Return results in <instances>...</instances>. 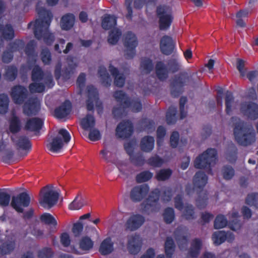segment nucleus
<instances>
[{
    "instance_id": "obj_1",
    "label": "nucleus",
    "mask_w": 258,
    "mask_h": 258,
    "mask_svg": "<svg viewBox=\"0 0 258 258\" xmlns=\"http://www.w3.org/2000/svg\"><path fill=\"white\" fill-rule=\"evenodd\" d=\"M36 9L39 18L36 19L34 22H30L28 24V28H31L33 25L35 37L38 40L43 39L45 43L51 45L54 40V35L49 30L53 15L50 11L43 7H39L38 5Z\"/></svg>"
},
{
    "instance_id": "obj_2",
    "label": "nucleus",
    "mask_w": 258,
    "mask_h": 258,
    "mask_svg": "<svg viewBox=\"0 0 258 258\" xmlns=\"http://www.w3.org/2000/svg\"><path fill=\"white\" fill-rule=\"evenodd\" d=\"M208 177L205 172L201 171L197 172L193 177L192 187L191 184H187L185 190L186 194L191 196L195 190L197 191L198 198L196 204L198 208L202 209L206 207L208 203V195L204 191V188L208 182Z\"/></svg>"
},
{
    "instance_id": "obj_3",
    "label": "nucleus",
    "mask_w": 258,
    "mask_h": 258,
    "mask_svg": "<svg viewBox=\"0 0 258 258\" xmlns=\"http://www.w3.org/2000/svg\"><path fill=\"white\" fill-rule=\"evenodd\" d=\"M233 134L237 143L243 146L250 145L255 141V134L253 129L240 119L234 124Z\"/></svg>"
},
{
    "instance_id": "obj_4",
    "label": "nucleus",
    "mask_w": 258,
    "mask_h": 258,
    "mask_svg": "<svg viewBox=\"0 0 258 258\" xmlns=\"http://www.w3.org/2000/svg\"><path fill=\"white\" fill-rule=\"evenodd\" d=\"M217 151L214 148H208L199 155L194 161V166L197 169H204L209 174H212V166L217 161Z\"/></svg>"
},
{
    "instance_id": "obj_5",
    "label": "nucleus",
    "mask_w": 258,
    "mask_h": 258,
    "mask_svg": "<svg viewBox=\"0 0 258 258\" xmlns=\"http://www.w3.org/2000/svg\"><path fill=\"white\" fill-rule=\"evenodd\" d=\"M161 193L160 190L156 188L151 191L147 198L142 204L143 210L148 215L157 213L161 209L159 203Z\"/></svg>"
},
{
    "instance_id": "obj_6",
    "label": "nucleus",
    "mask_w": 258,
    "mask_h": 258,
    "mask_svg": "<svg viewBox=\"0 0 258 258\" xmlns=\"http://www.w3.org/2000/svg\"><path fill=\"white\" fill-rule=\"evenodd\" d=\"M59 194L52 186L47 185L42 187L39 194V203L44 208L50 209L56 204Z\"/></svg>"
},
{
    "instance_id": "obj_7",
    "label": "nucleus",
    "mask_w": 258,
    "mask_h": 258,
    "mask_svg": "<svg viewBox=\"0 0 258 258\" xmlns=\"http://www.w3.org/2000/svg\"><path fill=\"white\" fill-rule=\"evenodd\" d=\"M113 96L124 109L131 108L132 111L134 112H139L142 109V104L139 99L132 100L126 93L122 90L115 91Z\"/></svg>"
},
{
    "instance_id": "obj_8",
    "label": "nucleus",
    "mask_w": 258,
    "mask_h": 258,
    "mask_svg": "<svg viewBox=\"0 0 258 258\" xmlns=\"http://www.w3.org/2000/svg\"><path fill=\"white\" fill-rule=\"evenodd\" d=\"M168 68L162 61H158L155 65V73L157 77L160 81L165 80L168 77L169 73H176L179 70V64L175 59H171L168 61Z\"/></svg>"
},
{
    "instance_id": "obj_9",
    "label": "nucleus",
    "mask_w": 258,
    "mask_h": 258,
    "mask_svg": "<svg viewBox=\"0 0 258 258\" xmlns=\"http://www.w3.org/2000/svg\"><path fill=\"white\" fill-rule=\"evenodd\" d=\"M156 15L159 18L160 30H166L169 29L173 20L171 9L166 5H160L157 7Z\"/></svg>"
},
{
    "instance_id": "obj_10",
    "label": "nucleus",
    "mask_w": 258,
    "mask_h": 258,
    "mask_svg": "<svg viewBox=\"0 0 258 258\" xmlns=\"http://www.w3.org/2000/svg\"><path fill=\"white\" fill-rule=\"evenodd\" d=\"M58 135L62 137L63 140L60 136H57L52 138L51 141L46 145L48 150L53 153L59 152L63 146V142L68 144L71 140V135L66 129H60Z\"/></svg>"
},
{
    "instance_id": "obj_11",
    "label": "nucleus",
    "mask_w": 258,
    "mask_h": 258,
    "mask_svg": "<svg viewBox=\"0 0 258 258\" xmlns=\"http://www.w3.org/2000/svg\"><path fill=\"white\" fill-rule=\"evenodd\" d=\"M123 42L125 48L124 56L126 59H132L136 55V48L138 41L136 35L128 31L124 34Z\"/></svg>"
},
{
    "instance_id": "obj_12",
    "label": "nucleus",
    "mask_w": 258,
    "mask_h": 258,
    "mask_svg": "<svg viewBox=\"0 0 258 258\" xmlns=\"http://www.w3.org/2000/svg\"><path fill=\"white\" fill-rule=\"evenodd\" d=\"M31 199L26 192L20 193L17 196H13L11 201V206L18 213H23V207H27L30 204Z\"/></svg>"
},
{
    "instance_id": "obj_13",
    "label": "nucleus",
    "mask_w": 258,
    "mask_h": 258,
    "mask_svg": "<svg viewBox=\"0 0 258 258\" xmlns=\"http://www.w3.org/2000/svg\"><path fill=\"white\" fill-rule=\"evenodd\" d=\"M189 77L187 74L175 76L171 83V94L174 97H178L181 93L183 87L188 81Z\"/></svg>"
},
{
    "instance_id": "obj_14",
    "label": "nucleus",
    "mask_w": 258,
    "mask_h": 258,
    "mask_svg": "<svg viewBox=\"0 0 258 258\" xmlns=\"http://www.w3.org/2000/svg\"><path fill=\"white\" fill-rule=\"evenodd\" d=\"M134 126L132 122L127 120L120 122L116 128V136L119 138H130L133 133Z\"/></svg>"
},
{
    "instance_id": "obj_15",
    "label": "nucleus",
    "mask_w": 258,
    "mask_h": 258,
    "mask_svg": "<svg viewBox=\"0 0 258 258\" xmlns=\"http://www.w3.org/2000/svg\"><path fill=\"white\" fill-rule=\"evenodd\" d=\"M149 191V187L147 184H142L134 186L130 192V198L134 202L142 201Z\"/></svg>"
},
{
    "instance_id": "obj_16",
    "label": "nucleus",
    "mask_w": 258,
    "mask_h": 258,
    "mask_svg": "<svg viewBox=\"0 0 258 258\" xmlns=\"http://www.w3.org/2000/svg\"><path fill=\"white\" fill-rule=\"evenodd\" d=\"M27 89L21 85H16L12 88L11 96L15 103L22 104L27 96Z\"/></svg>"
},
{
    "instance_id": "obj_17",
    "label": "nucleus",
    "mask_w": 258,
    "mask_h": 258,
    "mask_svg": "<svg viewBox=\"0 0 258 258\" xmlns=\"http://www.w3.org/2000/svg\"><path fill=\"white\" fill-rule=\"evenodd\" d=\"M240 110L245 115L251 120L258 118V104L256 103H243L241 105Z\"/></svg>"
},
{
    "instance_id": "obj_18",
    "label": "nucleus",
    "mask_w": 258,
    "mask_h": 258,
    "mask_svg": "<svg viewBox=\"0 0 258 258\" xmlns=\"http://www.w3.org/2000/svg\"><path fill=\"white\" fill-rule=\"evenodd\" d=\"M144 217L140 214H134L130 217L125 223L126 230L134 231L139 229L145 222Z\"/></svg>"
},
{
    "instance_id": "obj_19",
    "label": "nucleus",
    "mask_w": 258,
    "mask_h": 258,
    "mask_svg": "<svg viewBox=\"0 0 258 258\" xmlns=\"http://www.w3.org/2000/svg\"><path fill=\"white\" fill-rule=\"evenodd\" d=\"M72 110V104L69 100H66L54 110V116L57 119H61L69 115Z\"/></svg>"
},
{
    "instance_id": "obj_20",
    "label": "nucleus",
    "mask_w": 258,
    "mask_h": 258,
    "mask_svg": "<svg viewBox=\"0 0 258 258\" xmlns=\"http://www.w3.org/2000/svg\"><path fill=\"white\" fill-rule=\"evenodd\" d=\"M40 109V103L37 98L28 100L23 106V113L27 116L35 115Z\"/></svg>"
},
{
    "instance_id": "obj_21",
    "label": "nucleus",
    "mask_w": 258,
    "mask_h": 258,
    "mask_svg": "<svg viewBox=\"0 0 258 258\" xmlns=\"http://www.w3.org/2000/svg\"><path fill=\"white\" fill-rule=\"evenodd\" d=\"M11 139L18 150L21 149L24 151L31 150L32 145L30 141L26 136L13 135L11 136Z\"/></svg>"
},
{
    "instance_id": "obj_22",
    "label": "nucleus",
    "mask_w": 258,
    "mask_h": 258,
    "mask_svg": "<svg viewBox=\"0 0 258 258\" xmlns=\"http://www.w3.org/2000/svg\"><path fill=\"white\" fill-rule=\"evenodd\" d=\"M175 43L172 38L168 35L163 36L160 40V49L161 52L166 55L171 54L174 49Z\"/></svg>"
},
{
    "instance_id": "obj_23",
    "label": "nucleus",
    "mask_w": 258,
    "mask_h": 258,
    "mask_svg": "<svg viewBox=\"0 0 258 258\" xmlns=\"http://www.w3.org/2000/svg\"><path fill=\"white\" fill-rule=\"evenodd\" d=\"M141 247V241L139 236L133 235L129 237L127 248L130 253L136 254L140 251Z\"/></svg>"
},
{
    "instance_id": "obj_24",
    "label": "nucleus",
    "mask_w": 258,
    "mask_h": 258,
    "mask_svg": "<svg viewBox=\"0 0 258 258\" xmlns=\"http://www.w3.org/2000/svg\"><path fill=\"white\" fill-rule=\"evenodd\" d=\"M44 121L38 117H33L27 120L25 124V129L32 132H38L42 127Z\"/></svg>"
},
{
    "instance_id": "obj_25",
    "label": "nucleus",
    "mask_w": 258,
    "mask_h": 258,
    "mask_svg": "<svg viewBox=\"0 0 258 258\" xmlns=\"http://www.w3.org/2000/svg\"><path fill=\"white\" fill-rule=\"evenodd\" d=\"M109 71L112 76L114 77V84L118 87H122L125 83V78L123 74H120L117 68L110 64Z\"/></svg>"
},
{
    "instance_id": "obj_26",
    "label": "nucleus",
    "mask_w": 258,
    "mask_h": 258,
    "mask_svg": "<svg viewBox=\"0 0 258 258\" xmlns=\"http://www.w3.org/2000/svg\"><path fill=\"white\" fill-rule=\"evenodd\" d=\"M202 247V240L198 238L194 239L191 242L190 247L188 251V256L191 258L198 257Z\"/></svg>"
},
{
    "instance_id": "obj_27",
    "label": "nucleus",
    "mask_w": 258,
    "mask_h": 258,
    "mask_svg": "<svg viewBox=\"0 0 258 258\" xmlns=\"http://www.w3.org/2000/svg\"><path fill=\"white\" fill-rule=\"evenodd\" d=\"M154 144V138L152 136H146L142 138L140 146L142 151L149 153L153 150Z\"/></svg>"
},
{
    "instance_id": "obj_28",
    "label": "nucleus",
    "mask_w": 258,
    "mask_h": 258,
    "mask_svg": "<svg viewBox=\"0 0 258 258\" xmlns=\"http://www.w3.org/2000/svg\"><path fill=\"white\" fill-rule=\"evenodd\" d=\"M116 24V18L113 15L105 14L102 17L101 26L104 30H111L115 28Z\"/></svg>"
},
{
    "instance_id": "obj_29",
    "label": "nucleus",
    "mask_w": 258,
    "mask_h": 258,
    "mask_svg": "<svg viewBox=\"0 0 258 258\" xmlns=\"http://www.w3.org/2000/svg\"><path fill=\"white\" fill-rule=\"evenodd\" d=\"M0 37L6 40H11L15 37L14 30L11 24H0Z\"/></svg>"
},
{
    "instance_id": "obj_30",
    "label": "nucleus",
    "mask_w": 258,
    "mask_h": 258,
    "mask_svg": "<svg viewBox=\"0 0 258 258\" xmlns=\"http://www.w3.org/2000/svg\"><path fill=\"white\" fill-rule=\"evenodd\" d=\"M75 18L73 14L68 13L63 16L61 19V29L64 30L71 29L74 26Z\"/></svg>"
},
{
    "instance_id": "obj_31",
    "label": "nucleus",
    "mask_w": 258,
    "mask_h": 258,
    "mask_svg": "<svg viewBox=\"0 0 258 258\" xmlns=\"http://www.w3.org/2000/svg\"><path fill=\"white\" fill-rule=\"evenodd\" d=\"M99 250L101 254L104 255L112 252L113 250V243L110 237H107L102 241Z\"/></svg>"
},
{
    "instance_id": "obj_32",
    "label": "nucleus",
    "mask_w": 258,
    "mask_h": 258,
    "mask_svg": "<svg viewBox=\"0 0 258 258\" xmlns=\"http://www.w3.org/2000/svg\"><path fill=\"white\" fill-rule=\"evenodd\" d=\"M98 73L100 78L102 84L105 87L110 86L111 79L106 68L104 66L99 67Z\"/></svg>"
},
{
    "instance_id": "obj_33",
    "label": "nucleus",
    "mask_w": 258,
    "mask_h": 258,
    "mask_svg": "<svg viewBox=\"0 0 258 258\" xmlns=\"http://www.w3.org/2000/svg\"><path fill=\"white\" fill-rule=\"evenodd\" d=\"M165 253L167 258H172L175 251V244L171 237H167L164 245Z\"/></svg>"
},
{
    "instance_id": "obj_34",
    "label": "nucleus",
    "mask_w": 258,
    "mask_h": 258,
    "mask_svg": "<svg viewBox=\"0 0 258 258\" xmlns=\"http://www.w3.org/2000/svg\"><path fill=\"white\" fill-rule=\"evenodd\" d=\"M81 125L85 130H89L94 128L95 125V119L93 115L88 114L82 119Z\"/></svg>"
},
{
    "instance_id": "obj_35",
    "label": "nucleus",
    "mask_w": 258,
    "mask_h": 258,
    "mask_svg": "<svg viewBox=\"0 0 258 258\" xmlns=\"http://www.w3.org/2000/svg\"><path fill=\"white\" fill-rule=\"evenodd\" d=\"M45 76L42 69L38 65L34 66L31 72V80L34 82H41Z\"/></svg>"
},
{
    "instance_id": "obj_36",
    "label": "nucleus",
    "mask_w": 258,
    "mask_h": 258,
    "mask_svg": "<svg viewBox=\"0 0 258 258\" xmlns=\"http://www.w3.org/2000/svg\"><path fill=\"white\" fill-rule=\"evenodd\" d=\"M155 122L147 118H142L140 121V125L143 131L147 133H151L155 130Z\"/></svg>"
},
{
    "instance_id": "obj_37",
    "label": "nucleus",
    "mask_w": 258,
    "mask_h": 258,
    "mask_svg": "<svg viewBox=\"0 0 258 258\" xmlns=\"http://www.w3.org/2000/svg\"><path fill=\"white\" fill-rule=\"evenodd\" d=\"M121 34V30L118 28L115 27L110 30L107 39L108 42L111 45L116 44L118 42Z\"/></svg>"
},
{
    "instance_id": "obj_38",
    "label": "nucleus",
    "mask_w": 258,
    "mask_h": 258,
    "mask_svg": "<svg viewBox=\"0 0 258 258\" xmlns=\"http://www.w3.org/2000/svg\"><path fill=\"white\" fill-rule=\"evenodd\" d=\"M16 247L15 240L6 241L0 246V253L2 255L10 254Z\"/></svg>"
},
{
    "instance_id": "obj_39",
    "label": "nucleus",
    "mask_w": 258,
    "mask_h": 258,
    "mask_svg": "<svg viewBox=\"0 0 258 258\" xmlns=\"http://www.w3.org/2000/svg\"><path fill=\"white\" fill-rule=\"evenodd\" d=\"M21 128V123L19 118L16 115H13L10 120V131L12 134H16L20 132Z\"/></svg>"
},
{
    "instance_id": "obj_40",
    "label": "nucleus",
    "mask_w": 258,
    "mask_h": 258,
    "mask_svg": "<svg viewBox=\"0 0 258 258\" xmlns=\"http://www.w3.org/2000/svg\"><path fill=\"white\" fill-rule=\"evenodd\" d=\"M85 204L84 199L81 195H78L70 204L69 209L71 210H78L81 209Z\"/></svg>"
},
{
    "instance_id": "obj_41",
    "label": "nucleus",
    "mask_w": 258,
    "mask_h": 258,
    "mask_svg": "<svg viewBox=\"0 0 258 258\" xmlns=\"http://www.w3.org/2000/svg\"><path fill=\"white\" fill-rule=\"evenodd\" d=\"M176 113L177 108L176 107L171 106L169 107L166 114V121L168 124H173L176 122Z\"/></svg>"
},
{
    "instance_id": "obj_42",
    "label": "nucleus",
    "mask_w": 258,
    "mask_h": 258,
    "mask_svg": "<svg viewBox=\"0 0 258 258\" xmlns=\"http://www.w3.org/2000/svg\"><path fill=\"white\" fill-rule=\"evenodd\" d=\"M234 97L233 93L230 91H227L225 96V111L227 114L230 115L232 111V105L234 103Z\"/></svg>"
},
{
    "instance_id": "obj_43",
    "label": "nucleus",
    "mask_w": 258,
    "mask_h": 258,
    "mask_svg": "<svg viewBox=\"0 0 258 258\" xmlns=\"http://www.w3.org/2000/svg\"><path fill=\"white\" fill-rule=\"evenodd\" d=\"M140 67L146 74H150L154 68L153 61L150 58L144 57L141 59Z\"/></svg>"
},
{
    "instance_id": "obj_44",
    "label": "nucleus",
    "mask_w": 258,
    "mask_h": 258,
    "mask_svg": "<svg viewBox=\"0 0 258 258\" xmlns=\"http://www.w3.org/2000/svg\"><path fill=\"white\" fill-rule=\"evenodd\" d=\"M18 75V69L14 66H10L8 67L6 69L5 77L6 80L9 81H13L15 80Z\"/></svg>"
},
{
    "instance_id": "obj_45",
    "label": "nucleus",
    "mask_w": 258,
    "mask_h": 258,
    "mask_svg": "<svg viewBox=\"0 0 258 258\" xmlns=\"http://www.w3.org/2000/svg\"><path fill=\"white\" fill-rule=\"evenodd\" d=\"M212 239L215 245H220L226 240V232L224 231L215 232L212 235Z\"/></svg>"
},
{
    "instance_id": "obj_46",
    "label": "nucleus",
    "mask_w": 258,
    "mask_h": 258,
    "mask_svg": "<svg viewBox=\"0 0 258 258\" xmlns=\"http://www.w3.org/2000/svg\"><path fill=\"white\" fill-rule=\"evenodd\" d=\"M183 217L187 220H191L196 219L195 208L190 204H187L184 208L182 214Z\"/></svg>"
},
{
    "instance_id": "obj_47",
    "label": "nucleus",
    "mask_w": 258,
    "mask_h": 258,
    "mask_svg": "<svg viewBox=\"0 0 258 258\" xmlns=\"http://www.w3.org/2000/svg\"><path fill=\"white\" fill-rule=\"evenodd\" d=\"M9 103L8 96L5 94H0V113L4 114L8 111Z\"/></svg>"
},
{
    "instance_id": "obj_48",
    "label": "nucleus",
    "mask_w": 258,
    "mask_h": 258,
    "mask_svg": "<svg viewBox=\"0 0 258 258\" xmlns=\"http://www.w3.org/2000/svg\"><path fill=\"white\" fill-rule=\"evenodd\" d=\"M164 221L166 224L171 223L175 218L174 210L172 208L168 207L165 209L163 214Z\"/></svg>"
},
{
    "instance_id": "obj_49",
    "label": "nucleus",
    "mask_w": 258,
    "mask_h": 258,
    "mask_svg": "<svg viewBox=\"0 0 258 258\" xmlns=\"http://www.w3.org/2000/svg\"><path fill=\"white\" fill-rule=\"evenodd\" d=\"M222 173L223 178L226 180L231 179L235 175V170L230 165H226L222 168Z\"/></svg>"
},
{
    "instance_id": "obj_50",
    "label": "nucleus",
    "mask_w": 258,
    "mask_h": 258,
    "mask_svg": "<svg viewBox=\"0 0 258 258\" xmlns=\"http://www.w3.org/2000/svg\"><path fill=\"white\" fill-rule=\"evenodd\" d=\"M153 176V174L149 170H145L138 174L136 177L138 183H143L150 180Z\"/></svg>"
},
{
    "instance_id": "obj_51",
    "label": "nucleus",
    "mask_w": 258,
    "mask_h": 258,
    "mask_svg": "<svg viewBox=\"0 0 258 258\" xmlns=\"http://www.w3.org/2000/svg\"><path fill=\"white\" fill-rule=\"evenodd\" d=\"M172 173V171L170 169H162L157 173L156 178L158 181H165L171 177Z\"/></svg>"
},
{
    "instance_id": "obj_52",
    "label": "nucleus",
    "mask_w": 258,
    "mask_h": 258,
    "mask_svg": "<svg viewBox=\"0 0 258 258\" xmlns=\"http://www.w3.org/2000/svg\"><path fill=\"white\" fill-rule=\"evenodd\" d=\"M228 221L226 217L221 214L217 215L215 219L214 226L215 229H221L227 226Z\"/></svg>"
},
{
    "instance_id": "obj_53",
    "label": "nucleus",
    "mask_w": 258,
    "mask_h": 258,
    "mask_svg": "<svg viewBox=\"0 0 258 258\" xmlns=\"http://www.w3.org/2000/svg\"><path fill=\"white\" fill-rule=\"evenodd\" d=\"M25 43L23 40L16 39L14 41L10 42L8 44V48L13 52L20 51L23 49Z\"/></svg>"
},
{
    "instance_id": "obj_54",
    "label": "nucleus",
    "mask_w": 258,
    "mask_h": 258,
    "mask_svg": "<svg viewBox=\"0 0 258 258\" xmlns=\"http://www.w3.org/2000/svg\"><path fill=\"white\" fill-rule=\"evenodd\" d=\"M93 242L88 236L83 237L79 242L80 248L83 250H89L93 246Z\"/></svg>"
},
{
    "instance_id": "obj_55",
    "label": "nucleus",
    "mask_w": 258,
    "mask_h": 258,
    "mask_svg": "<svg viewBox=\"0 0 258 258\" xmlns=\"http://www.w3.org/2000/svg\"><path fill=\"white\" fill-rule=\"evenodd\" d=\"M45 84L40 82H33L30 84L29 86V89L31 93H42L45 90Z\"/></svg>"
},
{
    "instance_id": "obj_56",
    "label": "nucleus",
    "mask_w": 258,
    "mask_h": 258,
    "mask_svg": "<svg viewBox=\"0 0 258 258\" xmlns=\"http://www.w3.org/2000/svg\"><path fill=\"white\" fill-rule=\"evenodd\" d=\"M40 220L46 225H52L55 226L57 225V222L55 219L49 213H45L40 216Z\"/></svg>"
},
{
    "instance_id": "obj_57",
    "label": "nucleus",
    "mask_w": 258,
    "mask_h": 258,
    "mask_svg": "<svg viewBox=\"0 0 258 258\" xmlns=\"http://www.w3.org/2000/svg\"><path fill=\"white\" fill-rule=\"evenodd\" d=\"M166 134V131L164 126L160 125L158 127L157 130V145L158 147L162 145Z\"/></svg>"
},
{
    "instance_id": "obj_58",
    "label": "nucleus",
    "mask_w": 258,
    "mask_h": 258,
    "mask_svg": "<svg viewBox=\"0 0 258 258\" xmlns=\"http://www.w3.org/2000/svg\"><path fill=\"white\" fill-rule=\"evenodd\" d=\"M130 157L132 163L136 166H141L143 165L145 163L144 157L141 153L133 154Z\"/></svg>"
},
{
    "instance_id": "obj_59",
    "label": "nucleus",
    "mask_w": 258,
    "mask_h": 258,
    "mask_svg": "<svg viewBox=\"0 0 258 258\" xmlns=\"http://www.w3.org/2000/svg\"><path fill=\"white\" fill-rule=\"evenodd\" d=\"M163 162V160L158 155L151 157L147 161L148 165L154 167H161Z\"/></svg>"
},
{
    "instance_id": "obj_60",
    "label": "nucleus",
    "mask_w": 258,
    "mask_h": 258,
    "mask_svg": "<svg viewBox=\"0 0 258 258\" xmlns=\"http://www.w3.org/2000/svg\"><path fill=\"white\" fill-rule=\"evenodd\" d=\"M41 59L45 65L50 64L51 61V54L47 48L42 49L40 54Z\"/></svg>"
},
{
    "instance_id": "obj_61",
    "label": "nucleus",
    "mask_w": 258,
    "mask_h": 258,
    "mask_svg": "<svg viewBox=\"0 0 258 258\" xmlns=\"http://www.w3.org/2000/svg\"><path fill=\"white\" fill-rule=\"evenodd\" d=\"M245 203L250 206L258 207V193H251L247 195L245 199Z\"/></svg>"
},
{
    "instance_id": "obj_62",
    "label": "nucleus",
    "mask_w": 258,
    "mask_h": 258,
    "mask_svg": "<svg viewBox=\"0 0 258 258\" xmlns=\"http://www.w3.org/2000/svg\"><path fill=\"white\" fill-rule=\"evenodd\" d=\"M53 252L51 248L45 247L39 250L38 252V258H52Z\"/></svg>"
},
{
    "instance_id": "obj_63",
    "label": "nucleus",
    "mask_w": 258,
    "mask_h": 258,
    "mask_svg": "<svg viewBox=\"0 0 258 258\" xmlns=\"http://www.w3.org/2000/svg\"><path fill=\"white\" fill-rule=\"evenodd\" d=\"M35 43L34 40L30 41L26 45L25 49V52L29 57L35 56Z\"/></svg>"
},
{
    "instance_id": "obj_64",
    "label": "nucleus",
    "mask_w": 258,
    "mask_h": 258,
    "mask_svg": "<svg viewBox=\"0 0 258 258\" xmlns=\"http://www.w3.org/2000/svg\"><path fill=\"white\" fill-rule=\"evenodd\" d=\"M88 99L98 100L99 99L98 92L96 88L90 85L87 87Z\"/></svg>"
}]
</instances>
